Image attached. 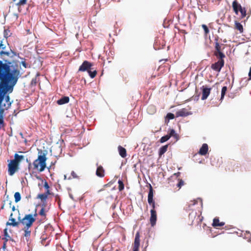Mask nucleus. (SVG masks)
Returning <instances> with one entry per match:
<instances>
[{
  "label": "nucleus",
  "mask_w": 251,
  "mask_h": 251,
  "mask_svg": "<svg viewBox=\"0 0 251 251\" xmlns=\"http://www.w3.org/2000/svg\"><path fill=\"white\" fill-rule=\"evenodd\" d=\"M37 215L36 209H35V213L33 215L31 214H26L22 219H21L20 216L18 217V219L20 221V224H21L24 226L23 230L24 231V236L25 237L30 236L31 231L30 228L35 222Z\"/></svg>",
  "instance_id": "1"
},
{
  "label": "nucleus",
  "mask_w": 251,
  "mask_h": 251,
  "mask_svg": "<svg viewBox=\"0 0 251 251\" xmlns=\"http://www.w3.org/2000/svg\"><path fill=\"white\" fill-rule=\"evenodd\" d=\"M38 157L33 162V170L39 172L44 171L46 168L47 152L38 150Z\"/></svg>",
  "instance_id": "2"
},
{
  "label": "nucleus",
  "mask_w": 251,
  "mask_h": 251,
  "mask_svg": "<svg viewBox=\"0 0 251 251\" xmlns=\"http://www.w3.org/2000/svg\"><path fill=\"white\" fill-rule=\"evenodd\" d=\"M197 202V201H191V203L189 204L186 208L187 210H192L188 216V224L190 225L194 224L195 221H196V223L197 225L201 224L203 220V217L201 216V214H198L196 210L191 208V207L195 205Z\"/></svg>",
  "instance_id": "3"
},
{
  "label": "nucleus",
  "mask_w": 251,
  "mask_h": 251,
  "mask_svg": "<svg viewBox=\"0 0 251 251\" xmlns=\"http://www.w3.org/2000/svg\"><path fill=\"white\" fill-rule=\"evenodd\" d=\"M24 159L25 156L24 155H19L17 153L14 154V158L11 160L8 165V173L10 176H13L18 171L19 164Z\"/></svg>",
  "instance_id": "4"
},
{
  "label": "nucleus",
  "mask_w": 251,
  "mask_h": 251,
  "mask_svg": "<svg viewBox=\"0 0 251 251\" xmlns=\"http://www.w3.org/2000/svg\"><path fill=\"white\" fill-rule=\"evenodd\" d=\"M232 6L233 11L236 15H238V13L240 12L241 14L240 19H243L246 16L247 13L246 8L245 7H242L237 0H235L233 1Z\"/></svg>",
  "instance_id": "5"
},
{
  "label": "nucleus",
  "mask_w": 251,
  "mask_h": 251,
  "mask_svg": "<svg viewBox=\"0 0 251 251\" xmlns=\"http://www.w3.org/2000/svg\"><path fill=\"white\" fill-rule=\"evenodd\" d=\"M225 64L224 60H218L217 62L212 64L211 68L212 70L220 72L222 67H224Z\"/></svg>",
  "instance_id": "6"
},
{
  "label": "nucleus",
  "mask_w": 251,
  "mask_h": 251,
  "mask_svg": "<svg viewBox=\"0 0 251 251\" xmlns=\"http://www.w3.org/2000/svg\"><path fill=\"white\" fill-rule=\"evenodd\" d=\"M93 66V64L88 61H84L79 67L78 72H85L88 71L89 69H91Z\"/></svg>",
  "instance_id": "7"
},
{
  "label": "nucleus",
  "mask_w": 251,
  "mask_h": 251,
  "mask_svg": "<svg viewBox=\"0 0 251 251\" xmlns=\"http://www.w3.org/2000/svg\"><path fill=\"white\" fill-rule=\"evenodd\" d=\"M140 233L138 231L135 234L134 242L133 243V251H139L140 243Z\"/></svg>",
  "instance_id": "8"
},
{
  "label": "nucleus",
  "mask_w": 251,
  "mask_h": 251,
  "mask_svg": "<svg viewBox=\"0 0 251 251\" xmlns=\"http://www.w3.org/2000/svg\"><path fill=\"white\" fill-rule=\"evenodd\" d=\"M201 89L202 90V96L201 99L202 100H205L209 95L211 88H208L206 86H202Z\"/></svg>",
  "instance_id": "9"
},
{
  "label": "nucleus",
  "mask_w": 251,
  "mask_h": 251,
  "mask_svg": "<svg viewBox=\"0 0 251 251\" xmlns=\"http://www.w3.org/2000/svg\"><path fill=\"white\" fill-rule=\"evenodd\" d=\"M97 166L96 175L99 177H103L105 176V170L101 165H99V163L96 164Z\"/></svg>",
  "instance_id": "10"
},
{
  "label": "nucleus",
  "mask_w": 251,
  "mask_h": 251,
  "mask_svg": "<svg viewBox=\"0 0 251 251\" xmlns=\"http://www.w3.org/2000/svg\"><path fill=\"white\" fill-rule=\"evenodd\" d=\"M157 220V214L156 210H151V217H150V223L152 226H154Z\"/></svg>",
  "instance_id": "11"
},
{
  "label": "nucleus",
  "mask_w": 251,
  "mask_h": 251,
  "mask_svg": "<svg viewBox=\"0 0 251 251\" xmlns=\"http://www.w3.org/2000/svg\"><path fill=\"white\" fill-rule=\"evenodd\" d=\"M153 190L152 186L151 185H150V190L148 196V201L150 205H151V203L155 202L154 201L153 199Z\"/></svg>",
  "instance_id": "12"
},
{
  "label": "nucleus",
  "mask_w": 251,
  "mask_h": 251,
  "mask_svg": "<svg viewBox=\"0 0 251 251\" xmlns=\"http://www.w3.org/2000/svg\"><path fill=\"white\" fill-rule=\"evenodd\" d=\"M190 114L189 112L187 111L186 108H182L177 111L176 113V117H185L188 116Z\"/></svg>",
  "instance_id": "13"
},
{
  "label": "nucleus",
  "mask_w": 251,
  "mask_h": 251,
  "mask_svg": "<svg viewBox=\"0 0 251 251\" xmlns=\"http://www.w3.org/2000/svg\"><path fill=\"white\" fill-rule=\"evenodd\" d=\"M208 146L207 144H202L201 147L200 148L199 153L201 155H205L208 152Z\"/></svg>",
  "instance_id": "14"
},
{
  "label": "nucleus",
  "mask_w": 251,
  "mask_h": 251,
  "mask_svg": "<svg viewBox=\"0 0 251 251\" xmlns=\"http://www.w3.org/2000/svg\"><path fill=\"white\" fill-rule=\"evenodd\" d=\"M225 225V222H220L219 218L215 217L214 218L213 220V223L212 224V226L214 227H217L218 226H222Z\"/></svg>",
  "instance_id": "15"
},
{
  "label": "nucleus",
  "mask_w": 251,
  "mask_h": 251,
  "mask_svg": "<svg viewBox=\"0 0 251 251\" xmlns=\"http://www.w3.org/2000/svg\"><path fill=\"white\" fill-rule=\"evenodd\" d=\"M9 221L11 222H7L6 224V226H11L14 227H17L20 224V221H18L16 222L15 219L13 217H9Z\"/></svg>",
  "instance_id": "16"
},
{
  "label": "nucleus",
  "mask_w": 251,
  "mask_h": 251,
  "mask_svg": "<svg viewBox=\"0 0 251 251\" xmlns=\"http://www.w3.org/2000/svg\"><path fill=\"white\" fill-rule=\"evenodd\" d=\"M69 98L68 97H63L61 98L60 99L58 100L57 101V103L59 105H62L65 103H67L69 101Z\"/></svg>",
  "instance_id": "17"
},
{
  "label": "nucleus",
  "mask_w": 251,
  "mask_h": 251,
  "mask_svg": "<svg viewBox=\"0 0 251 251\" xmlns=\"http://www.w3.org/2000/svg\"><path fill=\"white\" fill-rule=\"evenodd\" d=\"M118 149L120 156L123 158L126 157V150L121 146H119Z\"/></svg>",
  "instance_id": "18"
},
{
  "label": "nucleus",
  "mask_w": 251,
  "mask_h": 251,
  "mask_svg": "<svg viewBox=\"0 0 251 251\" xmlns=\"http://www.w3.org/2000/svg\"><path fill=\"white\" fill-rule=\"evenodd\" d=\"M214 54L218 59H219V60H224V58L226 57L225 54L221 51H214Z\"/></svg>",
  "instance_id": "19"
},
{
  "label": "nucleus",
  "mask_w": 251,
  "mask_h": 251,
  "mask_svg": "<svg viewBox=\"0 0 251 251\" xmlns=\"http://www.w3.org/2000/svg\"><path fill=\"white\" fill-rule=\"evenodd\" d=\"M168 148V145H166L165 146L161 147L159 149L158 154H159V156L160 157H161V156L165 152H166V151H167Z\"/></svg>",
  "instance_id": "20"
},
{
  "label": "nucleus",
  "mask_w": 251,
  "mask_h": 251,
  "mask_svg": "<svg viewBox=\"0 0 251 251\" xmlns=\"http://www.w3.org/2000/svg\"><path fill=\"white\" fill-rule=\"evenodd\" d=\"M50 195V194H47L46 192L44 194H39L37 195V198L40 199L42 201L44 202L46 201L48 198V196Z\"/></svg>",
  "instance_id": "21"
},
{
  "label": "nucleus",
  "mask_w": 251,
  "mask_h": 251,
  "mask_svg": "<svg viewBox=\"0 0 251 251\" xmlns=\"http://www.w3.org/2000/svg\"><path fill=\"white\" fill-rule=\"evenodd\" d=\"M87 72L88 73L89 76L92 78H94L97 74V71L96 70H93L92 67L91 69H89V70L87 71Z\"/></svg>",
  "instance_id": "22"
},
{
  "label": "nucleus",
  "mask_w": 251,
  "mask_h": 251,
  "mask_svg": "<svg viewBox=\"0 0 251 251\" xmlns=\"http://www.w3.org/2000/svg\"><path fill=\"white\" fill-rule=\"evenodd\" d=\"M235 28L238 30L240 33H242L243 32V27L240 23L236 21L235 22Z\"/></svg>",
  "instance_id": "23"
},
{
  "label": "nucleus",
  "mask_w": 251,
  "mask_h": 251,
  "mask_svg": "<svg viewBox=\"0 0 251 251\" xmlns=\"http://www.w3.org/2000/svg\"><path fill=\"white\" fill-rule=\"evenodd\" d=\"M147 111L150 114H152L156 112V108L153 105H149L147 108Z\"/></svg>",
  "instance_id": "24"
},
{
  "label": "nucleus",
  "mask_w": 251,
  "mask_h": 251,
  "mask_svg": "<svg viewBox=\"0 0 251 251\" xmlns=\"http://www.w3.org/2000/svg\"><path fill=\"white\" fill-rule=\"evenodd\" d=\"M15 201L16 202H19L21 199V194L19 192H16L14 194Z\"/></svg>",
  "instance_id": "25"
},
{
  "label": "nucleus",
  "mask_w": 251,
  "mask_h": 251,
  "mask_svg": "<svg viewBox=\"0 0 251 251\" xmlns=\"http://www.w3.org/2000/svg\"><path fill=\"white\" fill-rule=\"evenodd\" d=\"M44 187L46 189V192L47 193V194L51 195V193L50 192V186H49L47 181H44Z\"/></svg>",
  "instance_id": "26"
},
{
  "label": "nucleus",
  "mask_w": 251,
  "mask_h": 251,
  "mask_svg": "<svg viewBox=\"0 0 251 251\" xmlns=\"http://www.w3.org/2000/svg\"><path fill=\"white\" fill-rule=\"evenodd\" d=\"M39 214L43 217H44L45 218L44 219H45L46 218V211H45V205L44 206H42V208L41 209V210L39 213Z\"/></svg>",
  "instance_id": "27"
},
{
  "label": "nucleus",
  "mask_w": 251,
  "mask_h": 251,
  "mask_svg": "<svg viewBox=\"0 0 251 251\" xmlns=\"http://www.w3.org/2000/svg\"><path fill=\"white\" fill-rule=\"evenodd\" d=\"M118 183L119 184V187H118L119 190L120 191H122L124 189V184L123 181L120 179H119L118 180Z\"/></svg>",
  "instance_id": "28"
},
{
  "label": "nucleus",
  "mask_w": 251,
  "mask_h": 251,
  "mask_svg": "<svg viewBox=\"0 0 251 251\" xmlns=\"http://www.w3.org/2000/svg\"><path fill=\"white\" fill-rule=\"evenodd\" d=\"M170 138V136H168V135H166L165 136H164L161 138L160 139V142L161 143H163L167 141H168Z\"/></svg>",
  "instance_id": "29"
},
{
  "label": "nucleus",
  "mask_w": 251,
  "mask_h": 251,
  "mask_svg": "<svg viewBox=\"0 0 251 251\" xmlns=\"http://www.w3.org/2000/svg\"><path fill=\"white\" fill-rule=\"evenodd\" d=\"M4 237L2 238V240L4 241H5V239H6L5 238L8 239V240L11 239L10 236L8 234L7 230L6 228H5L4 230Z\"/></svg>",
  "instance_id": "30"
},
{
  "label": "nucleus",
  "mask_w": 251,
  "mask_h": 251,
  "mask_svg": "<svg viewBox=\"0 0 251 251\" xmlns=\"http://www.w3.org/2000/svg\"><path fill=\"white\" fill-rule=\"evenodd\" d=\"M226 91H227V87L224 86L222 88V92H221V100L224 98V96L226 93Z\"/></svg>",
  "instance_id": "31"
},
{
  "label": "nucleus",
  "mask_w": 251,
  "mask_h": 251,
  "mask_svg": "<svg viewBox=\"0 0 251 251\" xmlns=\"http://www.w3.org/2000/svg\"><path fill=\"white\" fill-rule=\"evenodd\" d=\"M168 135L170 136V137L173 136L176 138L177 136V134L176 133L175 130L173 129L170 130V131Z\"/></svg>",
  "instance_id": "32"
},
{
  "label": "nucleus",
  "mask_w": 251,
  "mask_h": 251,
  "mask_svg": "<svg viewBox=\"0 0 251 251\" xmlns=\"http://www.w3.org/2000/svg\"><path fill=\"white\" fill-rule=\"evenodd\" d=\"M202 27L204 30V34L207 36V35L209 33V30L208 27L205 25H202Z\"/></svg>",
  "instance_id": "33"
},
{
  "label": "nucleus",
  "mask_w": 251,
  "mask_h": 251,
  "mask_svg": "<svg viewBox=\"0 0 251 251\" xmlns=\"http://www.w3.org/2000/svg\"><path fill=\"white\" fill-rule=\"evenodd\" d=\"M166 118L169 120H172L175 118V115L174 114L171 113H168L166 115Z\"/></svg>",
  "instance_id": "34"
},
{
  "label": "nucleus",
  "mask_w": 251,
  "mask_h": 251,
  "mask_svg": "<svg viewBox=\"0 0 251 251\" xmlns=\"http://www.w3.org/2000/svg\"><path fill=\"white\" fill-rule=\"evenodd\" d=\"M5 239H6L5 241L3 242V246L2 247V249L3 251H8L6 249V243L8 241V239H6V238H5Z\"/></svg>",
  "instance_id": "35"
},
{
  "label": "nucleus",
  "mask_w": 251,
  "mask_h": 251,
  "mask_svg": "<svg viewBox=\"0 0 251 251\" xmlns=\"http://www.w3.org/2000/svg\"><path fill=\"white\" fill-rule=\"evenodd\" d=\"M221 50V46L219 44L218 42H216L215 43V51H220Z\"/></svg>",
  "instance_id": "36"
},
{
  "label": "nucleus",
  "mask_w": 251,
  "mask_h": 251,
  "mask_svg": "<svg viewBox=\"0 0 251 251\" xmlns=\"http://www.w3.org/2000/svg\"><path fill=\"white\" fill-rule=\"evenodd\" d=\"M26 2V0H20L17 4L19 6L25 5Z\"/></svg>",
  "instance_id": "37"
},
{
  "label": "nucleus",
  "mask_w": 251,
  "mask_h": 251,
  "mask_svg": "<svg viewBox=\"0 0 251 251\" xmlns=\"http://www.w3.org/2000/svg\"><path fill=\"white\" fill-rule=\"evenodd\" d=\"M184 182L183 180H182V179H179V182L177 185L178 187L180 188L182 186H183L184 185Z\"/></svg>",
  "instance_id": "38"
},
{
  "label": "nucleus",
  "mask_w": 251,
  "mask_h": 251,
  "mask_svg": "<svg viewBox=\"0 0 251 251\" xmlns=\"http://www.w3.org/2000/svg\"><path fill=\"white\" fill-rule=\"evenodd\" d=\"M71 175L74 178L78 177L76 173L74 171L72 172Z\"/></svg>",
  "instance_id": "39"
},
{
  "label": "nucleus",
  "mask_w": 251,
  "mask_h": 251,
  "mask_svg": "<svg viewBox=\"0 0 251 251\" xmlns=\"http://www.w3.org/2000/svg\"><path fill=\"white\" fill-rule=\"evenodd\" d=\"M151 207H152L151 210H155V202H154L153 203H151Z\"/></svg>",
  "instance_id": "40"
},
{
  "label": "nucleus",
  "mask_w": 251,
  "mask_h": 251,
  "mask_svg": "<svg viewBox=\"0 0 251 251\" xmlns=\"http://www.w3.org/2000/svg\"><path fill=\"white\" fill-rule=\"evenodd\" d=\"M249 79H251V67L250 68V71L249 73Z\"/></svg>",
  "instance_id": "41"
},
{
  "label": "nucleus",
  "mask_w": 251,
  "mask_h": 251,
  "mask_svg": "<svg viewBox=\"0 0 251 251\" xmlns=\"http://www.w3.org/2000/svg\"><path fill=\"white\" fill-rule=\"evenodd\" d=\"M58 199V204L60 205V199H59V197L58 196H56V199Z\"/></svg>",
  "instance_id": "42"
},
{
  "label": "nucleus",
  "mask_w": 251,
  "mask_h": 251,
  "mask_svg": "<svg viewBox=\"0 0 251 251\" xmlns=\"http://www.w3.org/2000/svg\"><path fill=\"white\" fill-rule=\"evenodd\" d=\"M58 199V204L60 205V199H59V197L58 196H56V199Z\"/></svg>",
  "instance_id": "43"
},
{
  "label": "nucleus",
  "mask_w": 251,
  "mask_h": 251,
  "mask_svg": "<svg viewBox=\"0 0 251 251\" xmlns=\"http://www.w3.org/2000/svg\"><path fill=\"white\" fill-rule=\"evenodd\" d=\"M180 174V172H177V173H175L174 175H176L177 176H178Z\"/></svg>",
  "instance_id": "44"
},
{
  "label": "nucleus",
  "mask_w": 251,
  "mask_h": 251,
  "mask_svg": "<svg viewBox=\"0 0 251 251\" xmlns=\"http://www.w3.org/2000/svg\"><path fill=\"white\" fill-rule=\"evenodd\" d=\"M12 210L13 211H14L15 210V206H13L12 207Z\"/></svg>",
  "instance_id": "45"
},
{
  "label": "nucleus",
  "mask_w": 251,
  "mask_h": 251,
  "mask_svg": "<svg viewBox=\"0 0 251 251\" xmlns=\"http://www.w3.org/2000/svg\"><path fill=\"white\" fill-rule=\"evenodd\" d=\"M23 65L26 68V63L25 62H22Z\"/></svg>",
  "instance_id": "46"
},
{
  "label": "nucleus",
  "mask_w": 251,
  "mask_h": 251,
  "mask_svg": "<svg viewBox=\"0 0 251 251\" xmlns=\"http://www.w3.org/2000/svg\"><path fill=\"white\" fill-rule=\"evenodd\" d=\"M69 196H70V197L72 199H73V200L74 199V198H73V195H72V194H69Z\"/></svg>",
  "instance_id": "47"
},
{
  "label": "nucleus",
  "mask_w": 251,
  "mask_h": 251,
  "mask_svg": "<svg viewBox=\"0 0 251 251\" xmlns=\"http://www.w3.org/2000/svg\"><path fill=\"white\" fill-rule=\"evenodd\" d=\"M4 207V203H3L2 206L1 207V209H3Z\"/></svg>",
  "instance_id": "48"
},
{
  "label": "nucleus",
  "mask_w": 251,
  "mask_h": 251,
  "mask_svg": "<svg viewBox=\"0 0 251 251\" xmlns=\"http://www.w3.org/2000/svg\"><path fill=\"white\" fill-rule=\"evenodd\" d=\"M31 164L30 163H29V165H28V168H30V167L31 166Z\"/></svg>",
  "instance_id": "49"
},
{
  "label": "nucleus",
  "mask_w": 251,
  "mask_h": 251,
  "mask_svg": "<svg viewBox=\"0 0 251 251\" xmlns=\"http://www.w3.org/2000/svg\"><path fill=\"white\" fill-rule=\"evenodd\" d=\"M9 217H13V213H11Z\"/></svg>",
  "instance_id": "50"
},
{
  "label": "nucleus",
  "mask_w": 251,
  "mask_h": 251,
  "mask_svg": "<svg viewBox=\"0 0 251 251\" xmlns=\"http://www.w3.org/2000/svg\"><path fill=\"white\" fill-rule=\"evenodd\" d=\"M9 204H10V205H11V201L9 202Z\"/></svg>",
  "instance_id": "51"
},
{
  "label": "nucleus",
  "mask_w": 251,
  "mask_h": 251,
  "mask_svg": "<svg viewBox=\"0 0 251 251\" xmlns=\"http://www.w3.org/2000/svg\"><path fill=\"white\" fill-rule=\"evenodd\" d=\"M6 98L8 100L9 99V96H7Z\"/></svg>",
  "instance_id": "52"
},
{
  "label": "nucleus",
  "mask_w": 251,
  "mask_h": 251,
  "mask_svg": "<svg viewBox=\"0 0 251 251\" xmlns=\"http://www.w3.org/2000/svg\"><path fill=\"white\" fill-rule=\"evenodd\" d=\"M2 45V44L1 43H0V46H1Z\"/></svg>",
  "instance_id": "53"
}]
</instances>
